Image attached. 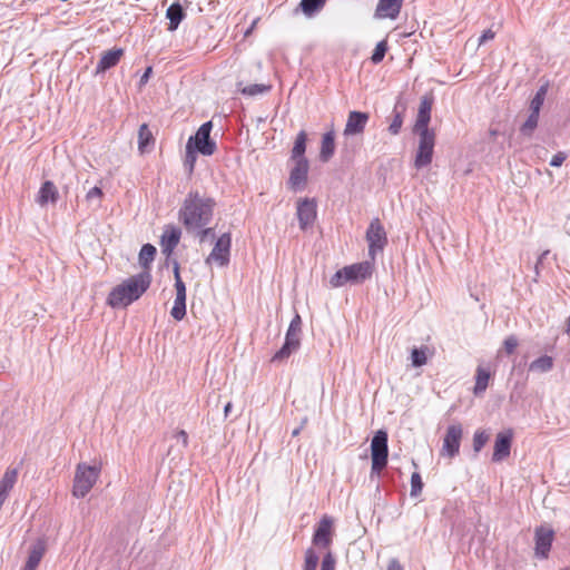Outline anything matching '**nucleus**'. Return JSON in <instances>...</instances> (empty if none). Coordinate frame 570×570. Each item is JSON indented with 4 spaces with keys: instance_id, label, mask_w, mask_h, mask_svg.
<instances>
[{
    "instance_id": "obj_1",
    "label": "nucleus",
    "mask_w": 570,
    "mask_h": 570,
    "mask_svg": "<svg viewBox=\"0 0 570 570\" xmlns=\"http://www.w3.org/2000/svg\"><path fill=\"white\" fill-rule=\"evenodd\" d=\"M216 202L199 191H189L179 209V222L185 229H198L207 226L214 215Z\"/></svg>"
},
{
    "instance_id": "obj_2",
    "label": "nucleus",
    "mask_w": 570,
    "mask_h": 570,
    "mask_svg": "<svg viewBox=\"0 0 570 570\" xmlns=\"http://www.w3.org/2000/svg\"><path fill=\"white\" fill-rule=\"evenodd\" d=\"M151 275L142 272L125 279L111 289L107 303L112 308H122L137 301L150 286Z\"/></svg>"
},
{
    "instance_id": "obj_3",
    "label": "nucleus",
    "mask_w": 570,
    "mask_h": 570,
    "mask_svg": "<svg viewBox=\"0 0 570 570\" xmlns=\"http://www.w3.org/2000/svg\"><path fill=\"white\" fill-rule=\"evenodd\" d=\"M372 274V265L368 262L352 264L338 269L330 279L334 288L344 286L347 283H362Z\"/></svg>"
},
{
    "instance_id": "obj_4",
    "label": "nucleus",
    "mask_w": 570,
    "mask_h": 570,
    "mask_svg": "<svg viewBox=\"0 0 570 570\" xmlns=\"http://www.w3.org/2000/svg\"><path fill=\"white\" fill-rule=\"evenodd\" d=\"M99 474V466L79 463L75 472L72 494L76 498H85L96 484Z\"/></svg>"
},
{
    "instance_id": "obj_5",
    "label": "nucleus",
    "mask_w": 570,
    "mask_h": 570,
    "mask_svg": "<svg viewBox=\"0 0 570 570\" xmlns=\"http://www.w3.org/2000/svg\"><path fill=\"white\" fill-rule=\"evenodd\" d=\"M301 326H302L301 316L298 314H296L293 317V320L291 321L289 327L286 333L284 345L273 356L274 362H281V361L289 357V355L299 347Z\"/></svg>"
},
{
    "instance_id": "obj_6",
    "label": "nucleus",
    "mask_w": 570,
    "mask_h": 570,
    "mask_svg": "<svg viewBox=\"0 0 570 570\" xmlns=\"http://www.w3.org/2000/svg\"><path fill=\"white\" fill-rule=\"evenodd\" d=\"M387 433L377 431L371 441L372 471L381 472L387 464Z\"/></svg>"
},
{
    "instance_id": "obj_7",
    "label": "nucleus",
    "mask_w": 570,
    "mask_h": 570,
    "mask_svg": "<svg viewBox=\"0 0 570 570\" xmlns=\"http://www.w3.org/2000/svg\"><path fill=\"white\" fill-rule=\"evenodd\" d=\"M419 134V147L415 155L414 166L420 169L431 164L435 144V135L432 130H424Z\"/></svg>"
},
{
    "instance_id": "obj_8",
    "label": "nucleus",
    "mask_w": 570,
    "mask_h": 570,
    "mask_svg": "<svg viewBox=\"0 0 570 570\" xmlns=\"http://www.w3.org/2000/svg\"><path fill=\"white\" fill-rule=\"evenodd\" d=\"M368 243V254L373 258L379 252H382L387 243L386 233L379 218L371 220L366 232Z\"/></svg>"
},
{
    "instance_id": "obj_9",
    "label": "nucleus",
    "mask_w": 570,
    "mask_h": 570,
    "mask_svg": "<svg viewBox=\"0 0 570 570\" xmlns=\"http://www.w3.org/2000/svg\"><path fill=\"white\" fill-rule=\"evenodd\" d=\"M174 275H175L176 297H175L174 305L170 311V315L176 321H181L186 315V286L184 284V282L181 281L178 264H175Z\"/></svg>"
},
{
    "instance_id": "obj_10",
    "label": "nucleus",
    "mask_w": 570,
    "mask_h": 570,
    "mask_svg": "<svg viewBox=\"0 0 570 570\" xmlns=\"http://www.w3.org/2000/svg\"><path fill=\"white\" fill-rule=\"evenodd\" d=\"M213 128L212 121L203 124L195 136H191L195 149L205 156H210L215 153L216 144L210 139V131Z\"/></svg>"
},
{
    "instance_id": "obj_11",
    "label": "nucleus",
    "mask_w": 570,
    "mask_h": 570,
    "mask_svg": "<svg viewBox=\"0 0 570 570\" xmlns=\"http://www.w3.org/2000/svg\"><path fill=\"white\" fill-rule=\"evenodd\" d=\"M232 237L229 233L223 234L215 243L213 250L206 258V264L215 262L219 266H225L229 262Z\"/></svg>"
},
{
    "instance_id": "obj_12",
    "label": "nucleus",
    "mask_w": 570,
    "mask_h": 570,
    "mask_svg": "<svg viewBox=\"0 0 570 570\" xmlns=\"http://www.w3.org/2000/svg\"><path fill=\"white\" fill-rule=\"evenodd\" d=\"M462 433L460 424H452L448 428L442 445L443 455L453 458L459 453Z\"/></svg>"
},
{
    "instance_id": "obj_13",
    "label": "nucleus",
    "mask_w": 570,
    "mask_h": 570,
    "mask_svg": "<svg viewBox=\"0 0 570 570\" xmlns=\"http://www.w3.org/2000/svg\"><path fill=\"white\" fill-rule=\"evenodd\" d=\"M316 202L314 199L304 198L297 202L296 216L301 229L305 230L313 225L316 219Z\"/></svg>"
},
{
    "instance_id": "obj_14",
    "label": "nucleus",
    "mask_w": 570,
    "mask_h": 570,
    "mask_svg": "<svg viewBox=\"0 0 570 570\" xmlns=\"http://www.w3.org/2000/svg\"><path fill=\"white\" fill-rule=\"evenodd\" d=\"M370 119V115L363 111H350L344 128V136H355L364 131L366 124Z\"/></svg>"
},
{
    "instance_id": "obj_15",
    "label": "nucleus",
    "mask_w": 570,
    "mask_h": 570,
    "mask_svg": "<svg viewBox=\"0 0 570 570\" xmlns=\"http://www.w3.org/2000/svg\"><path fill=\"white\" fill-rule=\"evenodd\" d=\"M513 433L511 430L497 434L492 454L493 462H501L510 455Z\"/></svg>"
},
{
    "instance_id": "obj_16",
    "label": "nucleus",
    "mask_w": 570,
    "mask_h": 570,
    "mask_svg": "<svg viewBox=\"0 0 570 570\" xmlns=\"http://www.w3.org/2000/svg\"><path fill=\"white\" fill-rule=\"evenodd\" d=\"M294 167L291 169L288 184L293 189H302L306 183L308 174V160H293Z\"/></svg>"
},
{
    "instance_id": "obj_17",
    "label": "nucleus",
    "mask_w": 570,
    "mask_h": 570,
    "mask_svg": "<svg viewBox=\"0 0 570 570\" xmlns=\"http://www.w3.org/2000/svg\"><path fill=\"white\" fill-rule=\"evenodd\" d=\"M181 232L177 227H168L164 230L160 239L161 250L170 255L180 240Z\"/></svg>"
},
{
    "instance_id": "obj_18",
    "label": "nucleus",
    "mask_w": 570,
    "mask_h": 570,
    "mask_svg": "<svg viewBox=\"0 0 570 570\" xmlns=\"http://www.w3.org/2000/svg\"><path fill=\"white\" fill-rule=\"evenodd\" d=\"M553 531L550 529L539 528L535 531V552L546 558L551 548Z\"/></svg>"
},
{
    "instance_id": "obj_19",
    "label": "nucleus",
    "mask_w": 570,
    "mask_h": 570,
    "mask_svg": "<svg viewBox=\"0 0 570 570\" xmlns=\"http://www.w3.org/2000/svg\"><path fill=\"white\" fill-rule=\"evenodd\" d=\"M403 0H380L375 16L379 18L395 19L401 10Z\"/></svg>"
},
{
    "instance_id": "obj_20",
    "label": "nucleus",
    "mask_w": 570,
    "mask_h": 570,
    "mask_svg": "<svg viewBox=\"0 0 570 570\" xmlns=\"http://www.w3.org/2000/svg\"><path fill=\"white\" fill-rule=\"evenodd\" d=\"M431 119V102L428 99H423L420 104L414 130L415 132H423L429 129V122Z\"/></svg>"
},
{
    "instance_id": "obj_21",
    "label": "nucleus",
    "mask_w": 570,
    "mask_h": 570,
    "mask_svg": "<svg viewBox=\"0 0 570 570\" xmlns=\"http://www.w3.org/2000/svg\"><path fill=\"white\" fill-rule=\"evenodd\" d=\"M332 520L328 517H323L314 533L313 541L315 544L327 547L331 542Z\"/></svg>"
},
{
    "instance_id": "obj_22",
    "label": "nucleus",
    "mask_w": 570,
    "mask_h": 570,
    "mask_svg": "<svg viewBox=\"0 0 570 570\" xmlns=\"http://www.w3.org/2000/svg\"><path fill=\"white\" fill-rule=\"evenodd\" d=\"M45 551L46 544L42 540H38L32 544L23 570H36L45 554Z\"/></svg>"
},
{
    "instance_id": "obj_23",
    "label": "nucleus",
    "mask_w": 570,
    "mask_h": 570,
    "mask_svg": "<svg viewBox=\"0 0 570 570\" xmlns=\"http://www.w3.org/2000/svg\"><path fill=\"white\" fill-rule=\"evenodd\" d=\"M58 189L55 184L50 180L45 181L37 196V203L40 206H45L48 203L55 204L58 200Z\"/></svg>"
},
{
    "instance_id": "obj_24",
    "label": "nucleus",
    "mask_w": 570,
    "mask_h": 570,
    "mask_svg": "<svg viewBox=\"0 0 570 570\" xmlns=\"http://www.w3.org/2000/svg\"><path fill=\"white\" fill-rule=\"evenodd\" d=\"M18 472L16 469L7 470L0 480V508L2 507L4 500L7 499L10 490L13 488L17 482Z\"/></svg>"
},
{
    "instance_id": "obj_25",
    "label": "nucleus",
    "mask_w": 570,
    "mask_h": 570,
    "mask_svg": "<svg viewBox=\"0 0 570 570\" xmlns=\"http://www.w3.org/2000/svg\"><path fill=\"white\" fill-rule=\"evenodd\" d=\"M122 53V49H114L105 52L97 65V72H104L107 69L116 66L119 62Z\"/></svg>"
},
{
    "instance_id": "obj_26",
    "label": "nucleus",
    "mask_w": 570,
    "mask_h": 570,
    "mask_svg": "<svg viewBox=\"0 0 570 570\" xmlns=\"http://www.w3.org/2000/svg\"><path fill=\"white\" fill-rule=\"evenodd\" d=\"M335 151L334 131H327L322 137L320 159L324 163L328 161Z\"/></svg>"
},
{
    "instance_id": "obj_27",
    "label": "nucleus",
    "mask_w": 570,
    "mask_h": 570,
    "mask_svg": "<svg viewBox=\"0 0 570 570\" xmlns=\"http://www.w3.org/2000/svg\"><path fill=\"white\" fill-rule=\"evenodd\" d=\"M166 17L169 19V30L174 31L178 28L179 23L185 18L183 7L179 2H174L166 11Z\"/></svg>"
},
{
    "instance_id": "obj_28",
    "label": "nucleus",
    "mask_w": 570,
    "mask_h": 570,
    "mask_svg": "<svg viewBox=\"0 0 570 570\" xmlns=\"http://www.w3.org/2000/svg\"><path fill=\"white\" fill-rule=\"evenodd\" d=\"M306 141H307V134L304 130H301L296 136L294 146L292 149V154H291L292 160H301V159L307 160L306 157L304 156L305 150H306Z\"/></svg>"
},
{
    "instance_id": "obj_29",
    "label": "nucleus",
    "mask_w": 570,
    "mask_h": 570,
    "mask_svg": "<svg viewBox=\"0 0 570 570\" xmlns=\"http://www.w3.org/2000/svg\"><path fill=\"white\" fill-rule=\"evenodd\" d=\"M154 142V137L151 131L149 130L148 126L146 124H142L139 127L138 131V148L140 153H146L150 145Z\"/></svg>"
},
{
    "instance_id": "obj_30",
    "label": "nucleus",
    "mask_w": 570,
    "mask_h": 570,
    "mask_svg": "<svg viewBox=\"0 0 570 570\" xmlns=\"http://www.w3.org/2000/svg\"><path fill=\"white\" fill-rule=\"evenodd\" d=\"M553 367V358L548 355H543L529 365V371L537 372V373H547L551 371Z\"/></svg>"
},
{
    "instance_id": "obj_31",
    "label": "nucleus",
    "mask_w": 570,
    "mask_h": 570,
    "mask_svg": "<svg viewBox=\"0 0 570 570\" xmlns=\"http://www.w3.org/2000/svg\"><path fill=\"white\" fill-rule=\"evenodd\" d=\"M490 380V372L481 366L476 370V376H475V386H474V394L480 395L482 394L489 384Z\"/></svg>"
},
{
    "instance_id": "obj_32",
    "label": "nucleus",
    "mask_w": 570,
    "mask_h": 570,
    "mask_svg": "<svg viewBox=\"0 0 570 570\" xmlns=\"http://www.w3.org/2000/svg\"><path fill=\"white\" fill-rule=\"evenodd\" d=\"M156 255V248L155 246L150 244H146L141 247L139 253V263L144 267V272H149V265L154 261Z\"/></svg>"
},
{
    "instance_id": "obj_33",
    "label": "nucleus",
    "mask_w": 570,
    "mask_h": 570,
    "mask_svg": "<svg viewBox=\"0 0 570 570\" xmlns=\"http://www.w3.org/2000/svg\"><path fill=\"white\" fill-rule=\"evenodd\" d=\"M326 0H302L299 8L305 16L312 17L325 6Z\"/></svg>"
},
{
    "instance_id": "obj_34",
    "label": "nucleus",
    "mask_w": 570,
    "mask_h": 570,
    "mask_svg": "<svg viewBox=\"0 0 570 570\" xmlns=\"http://www.w3.org/2000/svg\"><path fill=\"white\" fill-rule=\"evenodd\" d=\"M548 92V85H542L530 102V111L533 114H540L541 107L544 102Z\"/></svg>"
},
{
    "instance_id": "obj_35",
    "label": "nucleus",
    "mask_w": 570,
    "mask_h": 570,
    "mask_svg": "<svg viewBox=\"0 0 570 570\" xmlns=\"http://www.w3.org/2000/svg\"><path fill=\"white\" fill-rule=\"evenodd\" d=\"M539 121V114H533L530 111V115L528 116L527 120L522 124L520 127V132L523 136L530 137L533 131L535 130Z\"/></svg>"
},
{
    "instance_id": "obj_36",
    "label": "nucleus",
    "mask_w": 570,
    "mask_h": 570,
    "mask_svg": "<svg viewBox=\"0 0 570 570\" xmlns=\"http://www.w3.org/2000/svg\"><path fill=\"white\" fill-rule=\"evenodd\" d=\"M426 351H428V347H421V348L415 347L411 351V362H412L413 366L420 367V366L426 364V361H428Z\"/></svg>"
},
{
    "instance_id": "obj_37",
    "label": "nucleus",
    "mask_w": 570,
    "mask_h": 570,
    "mask_svg": "<svg viewBox=\"0 0 570 570\" xmlns=\"http://www.w3.org/2000/svg\"><path fill=\"white\" fill-rule=\"evenodd\" d=\"M104 193L100 187L95 186L90 188L86 194V202L89 205H94L95 207H99L101 199H102Z\"/></svg>"
},
{
    "instance_id": "obj_38",
    "label": "nucleus",
    "mask_w": 570,
    "mask_h": 570,
    "mask_svg": "<svg viewBox=\"0 0 570 570\" xmlns=\"http://www.w3.org/2000/svg\"><path fill=\"white\" fill-rule=\"evenodd\" d=\"M269 89H271V86H268V85L255 83V85L245 86L244 88L240 89V91H242V94L247 95V96H256V95L266 94L269 91Z\"/></svg>"
},
{
    "instance_id": "obj_39",
    "label": "nucleus",
    "mask_w": 570,
    "mask_h": 570,
    "mask_svg": "<svg viewBox=\"0 0 570 570\" xmlns=\"http://www.w3.org/2000/svg\"><path fill=\"white\" fill-rule=\"evenodd\" d=\"M187 232L197 236L200 243H205L208 238L215 237L214 229L207 226L200 227L198 229H188Z\"/></svg>"
},
{
    "instance_id": "obj_40",
    "label": "nucleus",
    "mask_w": 570,
    "mask_h": 570,
    "mask_svg": "<svg viewBox=\"0 0 570 570\" xmlns=\"http://www.w3.org/2000/svg\"><path fill=\"white\" fill-rule=\"evenodd\" d=\"M423 489V481L419 472L411 475V497H419Z\"/></svg>"
},
{
    "instance_id": "obj_41",
    "label": "nucleus",
    "mask_w": 570,
    "mask_h": 570,
    "mask_svg": "<svg viewBox=\"0 0 570 570\" xmlns=\"http://www.w3.org/2000/svg\"><path fill=\"white\" fill-rule=\"evenodd\" d=\"M386 50H387V42L385 40L380 41L376 45V47L373 51V55L371 57L372 62L380 63L383 60V58L386 53Z\"/></svg>"
},
{
    "instance_id": "obj_42",
    "label": "nucleus",
    "mask_w": 570,
    "mask_h": 570,
    "mask_svg": "<svg viewBox=\"0 0 570 570\" xmlns=\"http://www.w3.org/2000/svg\"><path fill=\"white\" fill-rule=\"evenodd\" d=\"M488 441L489 435L485 433V431H476L473 436V450L475 452H480Z\"/></svg>"
},
{
    "instance_id": "obj_43",
    "label": "nucleus",
    "mask_w": 570,
    "mask_h": 570,
    "mask_svg": "<svg viewBox=\"0 0 570 570\" xmlns=\"http://www.w3.org/2000/svg\"><path fill=\"white\" fill-rule=\"evenodd\" d=\"M317 564L318 556L312 549H308L305 554L304 570H316Z\"/></svg>"
},
{
    "instance_id": "obj_44",
    "label": "nucleus",
    "mask_w": 570,
    "mask_h": 570,
    "mask_svg": "<svg viewBox=\"0 0 570 570\" xmlns=\"http://www.w3.org/2000/svg\"><path fill=\"white\" fill-rule=\"evenodd\" d=\"M402 124H403L402 116L400 114H396L394 116L391 125L389 126V131L392 135H397L400 132V130H401Z\"/></svg>"
},
{
    "instance_id": "obj_45",
    "label": "nucleus",
    "mask_w": 570,
    "mask_h": 570,
    "mask_svg": "<svg viewBox=\"0 0 570 570\" xmlns=\"http://www.w3.org/2000/svg\"><path fill=\"white\" fill-rule=\"evenodd\" d=\"M196 156L195 151L193 149V138H189L187 146H186V163L189 164L190 169L194 167Z\"/></svg>"
},
{
    "instance_id": "obj_46",
    "label": "nucleus",
    "mask_w": 570,
    "mask_h": 570,
    "mask_svg": "<svg viewBox=\"0 0 570 570\" xmlns=\"http://www.w3.org/2000/svg\"><path fill=\"white\" fill-rule=\"evenodd\" d=\"M504 350L508 354H512L517 346H518V340L515 336L511 335V336H508L505 340H504Z\"/></svg>"
},
{
    "instance_id": "obj_47",
    "label": "nucleus",
    "mask_w": 570,
    "mask_h": 570,
    "mask_svg": "<svg viewBox=\"0 0 570 570\" xmlns=\"http://www.w3.org/2000/svg\"><path fill=\"white\" fill-rule=\"evenodd\" d=\"M174 438L176 439L177 443L180 445V449H186L188 446V435L186 431L179 430L175 433Z\"/></svg>"
},
{
    "instance_id": "obj_48",
    "label": "nucleus",
    "mask_w": 570,
    "mask_h": 570,
    "mask_svg": "<svg viewBox=\"0 0 570 570\" xmlns=\"http://www.w3.org/2000/svg\"><path fill=\"white\" fill-rule=\"evenodd\" d=\"M321 570H335V559L331 553L323 558Z\"/></svg>"
},
{
    "instance_id": "obj_49",
    "label": "nucleus",
    "mask_w": 570,
    "mask_h": 570,
    "mask_svg": "<svg viewBox=\"0 0 570 570\" xmlns=\"http://www.w3.org/2000/svg\"><path fill=\"white\" fill-rule=\"evenodd\" d=\"M566 158H567V155L562 151H559L552 157L550 165L552 167H560L563 164V161L566 160Z\"/></svg>"
},
{
    "instance_id": "obj_50",
    "label": "nucleus",
    "mask_w": 570,
    "mask_h": 570,
    "mask_svg": "<svg viewBox=\"0 0 570 570\" xmlns=\"http://www.w3.org/2000/svg\"><path fill=\"white\" fill-rule=\"evenodd\" d=\"M494 36L495 33L491 29L485 30L479 39V46L485 43L489 40H492Z\"/></svg>"
},
{
    "instance_id": "obj_51",
    "label": "nucleus",
    "mask_w": 570,
    "mask_h": 570,
    "mask_svg": "<svg viewBox=\"0 0 570 570\" xmlns=\"http://www.w3.org/2000/svg\"><path fill=\"white\" fill-rule=\"evenodd\" d=\"M151 72H153V68H151V67H148V68L145 70V72H144V73H142V76L140 77V81H139V85H140V86H144V85H146V83L148 82V80H149V77H150Z\"/></svg>"
},
{
    "instance_id": "obj_52",
    "label": "nucleus",
    "mask_w": 570,
    "mask_h": 570,
    "mask_svg": "<svg viewBox=\"0 0 570 570\" xmlns=\"http://www.w3.org/2000/svg\"><path fill=\"white\" fill-rule=\"evenodd\" d=\"M387 570H404L400 562L395 559H392L389 562Z\"/></svg>"
},
{
    "instance_id": "obj_53",
    "label": "nucleus",
    "mask_w": 570,
    "mask_h": 570,
    "mask_svg": "<svg viewBox=\"0 0 570 570\" xmlns=\"http://www.w3.org/2000/svg\"><path fill=\"white\" fill-rule=\"evenodd\" d=\"M549 254V250H544L538 258V262L535 264V273L539 274V266L543 263V261L546 259L547 255Z\"/></svg>"
},
{
    "instance_id": "obj_54",
    "label": "nucleus",
    "mask_w": 570,
    "mask_h": 570,
    "mask_svg": "<svg viewBox=\"0 0 570 570\" xmlns=\"http://www.w3.org/2000/svg\"><path fill=\"white\" fill-rule=\"evenodd\" d=\"M232 406H233V405H232V403H230V402H228V403L225 405V407H224V415H225V417H227V416L229 415V413H230V411H232Z\"/></svg>"
},
{
    "instance_id": "obj_55",
    "label": "nucleus",
    "mask_w": 570,
    "mask_h": 570,
    "mask_svg": "<svg viewBox=\"0 0 570 570\" xmlns=\"http://www.w3.org/2000/svg\"><path fill=\"white\" fill-rule=\"evenodd\" d=\"M256 23H257V20H255V21L253 22L252 27L247 30L246 35H247V33H249V32L253 30V28H255V24H256Z\"/></svg>"
},
{
    "instance_id": "obj_56",
    "label": "nucleus",
    "mask_w": 570,
    "mask_h": 570,
    "mask_svg": "<svg viewBox=\"0 0 570 570\" xmlns=\"http://www.w3.org/2000/svg\"><path fill=\"white\" fill-rule=\"evenodd\" d=\"M298 433H299V430H298V429H295V430L293 431V433H292V434H293L294 436H296V435H298Z\"/></svg>"
},
{
    "instance_id": "obj_57",
    "label": "nucleus",
    "mask_w": 570,
    "mask_h": 570,
    "mask_svg": "<svg viewBox=\"0 0 570 570\" xmlns=\"http://www.w3.org/2000/svg\"><path fill=\"white\" fill-rule=\"evenodd\" d=\"M562 570H570V568L567 567V568H563Z\"/></svg>"
}]
</instances>
